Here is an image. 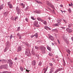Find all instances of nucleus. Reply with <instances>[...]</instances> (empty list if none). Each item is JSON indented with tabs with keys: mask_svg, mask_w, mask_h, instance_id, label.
I'll return each mask as SVG.
<instances>
[{
	"mask_svg": "<svg viewBox=\"0 0 73 73\" xmlns=\"http://www.w3.org/2000/svg\"><path fill=\"white\" fill-rule=\"evenodd\" d=\"M21 5L22 6H23L24 5V4L23 3H21Z\"/></svg>",
	"mask_w": 73,
	"mask_h": 73,
	"instance_id": "nucleus-54",
	"label": "nucleus"
},
{
	"mask_svg": "<svg viewBox=\"0 0 73 73\" xmlns=\"http://www.w3.org/2000/svg\"><path fill=\"white\" fill-rule=\"evenodd\" d=\"M8 12H6L5 13V15H8Z\"/></svg>",
	"mask_w": 73,
	"mask_h": 73,
	"instance_id": "nucleus-43",
	"label": "nucleus"
},
{
	"mask_svg": "<svg viewBox=\"0 0 73 73\" xmlns=\"http://www.w3.org/2000/svg\"><path fill=\"white\" fill-rule=\"evenodd\" d=\"M57 41H58V44H60V40H58V39L57 40Z\"/></svg>",
	"mask_w": 73,
	"mask_h": 73,
	"instance_id": "nucleus-33",
	"label": "nucleus"
},
{
	"mask_svg": "<svg viewBox=\"0 0 73 73\" xmlns=\"http://www.w3.org/2000/svg\"><path fill=\"white\" fill-rule=\"evenodd\" d=\"M42 64V63H41V62H40L39 63L38 65H39V66H41Z\"/></svg>",
	"mask_w": 73,
	"mask_h": 73,
	"instance_id": "nucleus-31",
	"label": "nucleus"
},
{
	"mask_svg": "<svg viewBox=\"0 0 73 73\" xmlns=\"http://www.w3.org/2000/svg\"><path fill=\"white\" fill-rule=\"evenodd\" d=\"M4 8V4H3L1 5L0 6V9H2Z\"/></svg>",
	"mask_w": 73,
	"mask_h": 73,
	"instance_id": "nucleus-15",
	"label": "nucleus"
},
{
	"mask_svg": "<svg viewBox=\"0 0 73 73\" xmlns=\"http://www.w3.org/2000/svg\"><path fill=\"white\" fill-rule=\"evenodd\" d=\"M63 65L64 66H65V63H64Z\"/></svg>",
	"mask_w": 73,
	"mask_h": 73,
	"instance_id": "nucleus-63",
	"label": "nucleus"
},
{
	"mask_svg": "<svg viewBox=\"0 0 73 73\" xmlns=\"http://www.w3.org/2000/svg\"><path fill=\"white\" fill-rule=\"evenodd\" d=\"M7 4L8 5L10 8L12 9L13 8V6H12V5L10 3V2H8Z\"/></svg>",
	"mask_w": 73,
	"mask_h": 73,
	"instance_id": "nucleus-6",
	"label": "nucleus"
},
{
	"mask_svg": "<svg viewBox=\"0 0 73 73\" xmlns=\"http://www.w3.org/2000/svg\"><path fill=\"white\" fill-rule=\"evenodd\" d=\"M63 40H65V38L64 37H63Z\"/></svg>",
	"mask_w": 73,
	"mask_h": 73,
	"instance_id": "nucleus-51",
	"label": "nucleus"
},
{
	"mask_svg": "<svg viewBox=\"0 0 73 73\" xmlns=\"http://www.w3.org/2000/svg\"><path fill=\"white\" fill-rule=\"evenodd\" d=\"M7 60H6L3 59L2 60V62H6Z\"/></svg>",
	"mask_w": 73,
	"mask_h": 73,
	"instance_id": "nucleus-30",
	"label": "nucleus"
},
{
	"mask_svg": "<svg viewBox=\"0 0 73 73\" xmlns=\"http://www.w3.org/2000/svg\"><path fill=\"white\" fill-rule=\"evenodd\" d=\"M35 1L37 2V3H38V4H41L42 3H41V2H38V1L36 0H35Z\"/></svg>",
	"mask_w": 73,
	"mask_h": 73,
	"instance_id": "nucleus-24",
	"label": "nucleus"
},
{
	"mask_svg": "<svg viewBox=\"0 0 73 73\" xmlns=\"http://www.w3.org/2000/svg\"><path fill=\"white\" fill-rule=\"evenodd\" d=\"M49 38L51 39V41H54V38L53 36H52L51 35H49Z\"/></svg>",
	"mask_w": 73,
	"mask_h": 73,
	"instance_id": "nucleus-7",
	"label": "nucleus"
},
{
	"mask_svg": "<svg viewBox=\"0 0 73 73\" xmlns=\"http://www.w3.org/2000/svg\"><path fill=\"white\" fill-rule=\"evenodd\" d=\"M64 64L65 63V61H63Z\"/></svg>",
	"mask_w": 73,
	"mask_h": 73,
	"instance_id": "nucleus-64",
	"label": "nucleus"
},
{
	"mask_svg": "<svg viewBox=\"0 0 73 73\" xmlns=\"http://www.w3.org/2000/svg\"><path fill=\"white\" fill-rule=\"evenodd\" d=\"M7 61L8 63L9 64L10 67L11 68L12 66V65L13 64V62H12V60L11 59H9Z\"/></svg>",
	"mask_w": 73,
	"mask_h": 73,
	"instance_id": "nucleus-3",
	"label": "nucleus"
},
{
	"mask_svg": "<svg viewBox=\"0 0 73 73\" xmlns=\"http://www.w3.org/2000/svg\"><path fill=\"white\" fill-rule=\"evenodd\" d=\"M44 71L46 72L47 71V70H46V68H44Z\"/></svg>",
	"mask_w": 73,
	"mask_h": 73,
	"instance_id": "nucleus-41",
	"label": "nucleus"
},
{
	"mask_svg": "<svg viewBox=\"0 0 73 73\" xmlns=\"http://www.w3.org/2000/svg\"><path fill=\"white\" fill-rule=\"evenodd\" d=\"M42 47L41 46H39V47H37V46H35V49H37V50H38V49H40L41 50V49L42 48Z\"/></svg>",
	"mask_w": 73,
	"mask_h": 73,
	"instance_id": "nucleus-11",
	"label": "nucleus"
},
{
	"mask_svg": "<svg viewBox=\"0 0 73 73\" xmlns=\"http://www.w3.org/2000/svg\"><path fill=\"white\" fill-rule=\"evenodd\" d=\"M13 36H12V35H11V36H10V39H12V37H13Z\"/></svg>",
	"mask_w": 73,
	"mask_h": 73,
	"instance_id": "nucleus-38",
	"label": "nucleus"
},
{
	"mask_svg": "<svg viewBox=\"0 0 73 73\" xmlns=\"http://www.w3.org/2000/svg\"><path fill=\"white\" fill-rule=\"evenodd\" d=\"M47 49H48V50L50 51V52L51 51V48H50V47H49V46H47Z\"/></svg>",
	"mask_w": 73,
	"mask_h": 73,
	"instance_id": "nucleus-21",
	"label": "nucleus"
},
{
	"mask_svg": "<svg viewBox=\"0 0 73 73\" xmlns=\"http://www.w3.org/2000/svg\"><path fill=\"white\" fill-rule=\"evenodd\" d=\"M66 30L67 32H68V33H71V32H72V31H73V30H72V29H66Z\"/></svg>",
	"mask_w": 73,
	"mask_h": 73,
	"instance_id": "nucleus-8",
	"label": "nucleus"
},
{
	"mask_svg": "<svg viewBox=\"0 0 73 73\" xmlns=\"http://www.w3.org/2000/svg\"><path fill=\"white\" fill-rule=\"evenodd\" d=\"M34 36H35L34 35L31 36V38H33V37H34Z\"/></svg>",
	"mask_w": 73,
	"mask_h": 73,
	"instance_id": "nucleus-46",
	"label": "nucleus"
},
{
	"mask_svg": "<svg viewBox=\"0 0 73 73\" xmlns=\"http://www.w3.org/2000/svg\"><path fill=\"white\" fill-rule=\"evenodd\" d=\"M26 72H29V71L27 70H26Z\"/></svg>",
	"mask_w": 73,
	"mask_h": 73,
	"instance_id": "nucleus-60",
	"label": "nucleus"
},
{
	"mask_svg": "<svg viewBox=\"0 0 73 73\" xmlns=\"http://www.w3.org/2000/svg\"><path fill=\"white\" fill-rule=\"evenodd\" d=\"M20 27H18V30H20Z\"/></svg>",
	"mask_w": 73,
	"mask_h": 73,
	"instance_id": "nucleus-55",
	"label": "nucleus"
},
{
	"mask_svg": "<svg viewBox=\"0 0 73 73\" xmlns=\"http://www.w3.org/2000/svg\"><path fill=\"white\" fill-rule=\"evenodd\" d=\"M43 23L44 24V25H46V21H44L43 22Z\"/></svg>",
	"mask_w": 73,
	"mask_h": 73,
	"instance_id": "nucleus-25",
	"label": "nucleus"
},
{
	"mask_svg": "<svg viewBox=\"0 0 73 73\" xmlns=\"http://www.w3.org/2000/svg\"><path fill=\"white\" fill-rule=\"evenodd\" d=\"M58 21H61V19H60L59 20V19H58Z\"/></svg>",
	"mask_w": 73,
	"mask_h": 73,
	"instance_id": "nucleus-61",
	"label": "nucleus"
},
{
	"mask_svg": "<svg viewBox=\"0 0 73 73\" xmlns=\"http://www.w3.org/2000/svg\"><path fill=\"white\" fill-rule=\"evenodd\" d=\"M28 9V7H27L26 8V10H27Z\"/></svg>",
	"mask_w": 73,
	"mask_h": 73,
	"instance_id": "nucleus-59",
	"label": "nucleus"
},
{
	"mask_svg": "<svg viewBox=\"0 0 73 73\" xmlns=\"http://www.w3.org/2000/svg\"><path fill=\"white\" fill-rule=\"evenodd\" d=\"M25 19L26 21H27V22H28V19H27V18H26Z\"/></svg>",
	"mask_w": 73,
	"mask_h": 73,
	"instance_id": "nucleus-48",
	"label": "nucleus"
},
{
	"mask_svg": "<svg viewBox=\"0 0 73 73\" xmlns=\"http://www.w3.org/2000/svg\"><path fill=\"white\" fill-rule=\"evenodd\" d=\"M21 50V46H19L18 48V52H20Z\"/></svg>",
	"mask_w": 73,
	"mask_h": 73,
	"instance_id": "nucleus-16",
	"label": "nucleus"
},
{
	"mask_svg": "<svg viewBox=\"0 0 73 73\" xmlns=\"http://www.w3.org/2000/svg\"><path fill=\"white\" fill-rule=\"evenodd\" d=\"M35 26H36V27H40V25H35Z\"/></svg>",
	"mask_w": 73,
	"mask_h": 73,
	"instance_id": "nucleus-39",
	"label": "nucleus"
},
{
	"mask_svg": "<svg viewBox=\"0 0 73 73\" xmlns=\"http://www.w3.org/2000/svg\"><path fill=\"white\" fill-rule=\"evenodd\" d=\"M17 35L19 36V39H21V36L20 35H19V33L17 34Z\"/></svg>",
	"mask_w": 73,
	"mask_h": 73,
	"instance_id": "nucleus-26",
	"label": "nucleus"
},
{
	"mask_svg": "<svg viewBox=\"0 0 73 73\" xmlns=\"http://www.w3.org/2000/svg\"><path fill=\"white\" fill-rule=\"evenodd\" d=\"M61 24V23L60 22H58V23L54 25H55V27H58V26H59Z\"/></svg>",
	"mask_w": 73,
	"mask_h": 73,
	"instance_id": "nucleus-10",
	"label": "nucleus"
},
{
	"mask_svg": "<svg viewBox=\"0 0 73 73\" xmlns=\"http://www.w3.org/2000/svg\"><path fill=\"white\" fill-rule=\"evenodd\" d=\"M63 21L65 23H67V21L66 20H65L64 19H63Z\"/></svg>",
	"mask_w": 73,
	"mask_h": 73,
	"instance_id": "nucleus-35",
	"label": "nucleus"
},
{
	"mask_svg": "<svg viewBox=\"0 0 73 73\" xmlns=\"http://www.w3.org/2000/svg\"><path fill=\"white\" fill-rule=\"evenodd\" d=\"M69 6H70V7H71V6H72L73 5L71 3V4H69Z\"/></svg>",
	"mask_w": 73,
	"mask_h": 73,
	"instance_id": "nucleus-40",
	"label": "nucleus"
},
{
	"mask_svg": "<svg viewBox=\"0 0 73 73\" xmlns=\"http://www.w3.org/2000/svg\"><path fill=\"white\" fill-rule=\"evenodd\" d=\"M71 39L72 40V41H73V37H71Z\"/></svg>",
	"mask_w": 73,
	"mask_h": 73,
	"instance_id": "nucleus-56",
	"label": "nucleus"
},
{
	"mask_svg": "<svg viewBox=\"0 0 73 73\" xmlns=\"http://www.w3.org/2000/svg\"><path fill=\"white\" fill-rule=\"evenodd\" d=\"M23 8H25V4H23V5L22 6Z\"/></svg>",
	"mask_w": 73,
	"mask_h": 73,
	"instance_id": "nucleus-47",
	"label": "nucleus"
},
{
	"mask_svg": "<svg viewBox=\"0 0 73 73\" xmlns=\"http://www.w3.org/2000/svg\"><path fill=\"white\" fill-rule=\"evenodd\" d=\"M45 69H46L47 70H48V66H47L46 68H45Z\"/></svg>",
	"mask_w": 73,
	"mask_h": 73,
	"instance_id": "nucleus-52",
	"label": "nucleus"
},
{
	"mask_svg": "<svg viewBox=\"0 0 73 73\" xmlns=\"http://www.w3.org/2000/svg\"><path fill=\"white\" fill-rule=\"evenodd\" d=\"M38 24V21H35V22H34V24H35V25H37V24Z\"/></svg>",
	"mask_w": 73,
	"mask_h": 73,
	"instance_id": "nucleus-22",
	"label": "nucleus"
},
{
	"mask_svg": "<svg viewBox=\"0 0 73 73\" xmlns=\"http://www.w3.org/2000/svg\"><path fill=\"white\" fill-rule=\"evenodd\" d=\"M61 70H62V69L61 68H59L58 69H57L56 71H55L54 73H56L58 72H59V71H61Z\"/></svg>",
	"mask_w": 73,
	"mask_h": 73,
	"instance_id": "nucleus-9",
	"label": "nucleus"
},
{
	"mask_svg": "<svg viewBox=\"0 0 73 73\" xmlns=\"http://www.w3.org/2000/svg\"><path fill=\"white\" fill-rule=\"evenodd\" d=\"M11 20H13V21H14V18H13V17H11Z\"/></svg>",
	"mask_w": 73,
	"mask_h": 73,
	"instance_id": "nucleus-36",
	"label": "nucleus"
},
{
	"mask_svg": "<svg viewBox=\"0 0 73 73\" xmlns=\"http://www.w3.org/2000/svg\"><path fill=\"white\" fill-rule=\"evenodd\" d=\"M15 60H17V57H16L15 59H14Z\"/></svg>",
	"mask_w": 73,
	"mask_h": 73,
	"instance_id": "nucleus-45",
	"label": "nucleus"
},
{
	"mask_svg": "<svg viewBox=\"0 0 73 73\" xmlns=\"http://www.w3.org/2000/svg\"><path fill=\"white\" fill-rule=\"evenodd\" d=\"M68 52H70V50L68 49Z\"/></svg>",
	"mask_w": 73,
	"mask_h": 73,
	"instance_id": "nucleus-58",
	"label": "nucleus"
},
{
	"mask_svg": "<svg viewBox=\"0 0 73 73\" xmlns=\"http://www.w3.org/2000/svg\"><path fill=\"white\" fill-rule=\"evenodd\" d=\"M31 19H32V20H35L36 19L34 18V17H31Z\"/></svg>",
	"mask_w": 73,
	"mask_h": 73,
	"instance_id": "nucleus-29",
	"label": "nucleus"
},
{
	"mask_svg": "<svg viewBox=\"0 0 73 73\" xmlns=\"http://www.w3.org/2000/svg\"><path fill=\"white\" fill-rule=\"evenodd\" d=\"M49 55L50 56H52V53H49Z\"/></svg>",
	"mask_w": 73,
	"mask_h": 73,
	"instance_id": "nucleus-32",
	"label": "nucleus"
},
{
	"mask_svg": "<svg viewBox=\"0 0 73 73\" xmlns=\"http://www.w3.org/2000/svg\"><path fill=\"white\" fill-rule=\"evenodd\" d=\"M45 47H42V48H41L40 50H42V52L44 54L45 53Z\"/></svg>",
	"mask_w": 73,
	"mask_h": 73,
	"instance_id": "nucleus-4",
	"label": "nucleus"
},
{
	"mask_svg": "<svg viewBox=\"0 0 73 73\" xmlns=\"http://www.w3.org/2000/svg\"><path fill=\"white\" fill-rule=\"evenodd\" d=\"M60 7H63V6L62 5H60Z\"/></svg>",
	"mask_w": 73,
	"mask_h": 73,
	"instance_id": "nucleus-57",
	"label": "nucleus"
},
{
	"mask_svg": "<svg viewBox=\"0 0 73 73\" xmlns=\"http://www.w3.org/2000/svg\"><path fill=\"white\" fill-rule=\"evenodd\" d=\"M68 11L69 13H71L72 12V10H71V9H70V8L68 9Z\"/></svg>",
	"mask_w": 73,
	"mask_h": 73,
	"instance_id": "nucleus-28",
	"label": "nucleus"
},
{
	"mask_svg": "<svg viewBox=\"0 0 73 73\" xmlns=\"http://www.w3.org/2000/svg\"><path fill=\"white\" fill-rule=\"evenodd\" d=\"M61 28H62V29H65V27H61Z\"/></svg>",
	"mask_w": 73,
	"mask_h": 73,
	"instance_id": "nucleus-42",
	"label": "nucleus"
},
{
	"mask_svg": "<svg viewBox=\"0 0 73 73\" xmlns=\"http://www.w3.org/2000/svg\"><path fill=\"white\" fill-rule=\"evenodd\" d=\"M48 19L49 20H50V19H51V18L50 17H48Z\"/></svg>",
	"mask_w": 73,
	"mask_h": 73,
	"instance_id": "nucleus-49",
	"label": "nucleus"
},
{
	"mask_svg": "<svg viewBox=\"0 0 73 73\" xmlns=\"http://www.w3.org/2000/svg\"><path fill=\"white\" fill-rule=\"evenodd\" d=\"M50 71L49 72V73H52V72H53V69L51 68V69H50Z\"/></svg>",
	"mask_w": 73,
	"mask_h": 73,
	"instance_id": "nucleus-17",
	"label": "nucleus"
},
{
	"mask_svg": "<svg viewBox=\"0 0 73 73\" xmlns=\"http://www.w3.org/2000/svg\"><path fill=\"white\" fill-rule=\"evenodd\" d=\"M52 45V46H53L54 45V43H53L52 42L51 43Z\"/></svg>",
	"mask_w": 73,
	"mask_h": 73,
	"instance_id": "nucleus-53",
	"label": "nucleus"
},
{
	"mask_svg": "<svg viewBox=\"0 0 73 73\" xmlns=\"http://www.w3.org/2000/svg\"><path fill=\"white\" fill-rule=\"evenodd\" d=\"M25 54L27 56L29 57L31 56V54L30 53V50L29 49H26L25 52Z\"/></svg>",
	"mask_w": 73,
	"mask_h": 73,
	"instance_id": "nucleus-2",
	"label": "nucleus"
},
{
	"mask_svg": "<svg viewBox=\"0 0 73 73\" xmlns=\"http://www.w3.org/2000/svg\"><path fill=\"white\" fill-rule=\"evenodd\" d=\"M8 49V48L7 47L5 49L4 52H7Z\"/></svg>",
	"mask_w": 73,
	"mask_h": 73,
	"instance_id": "nucleus-27",
	"label": "nucleus"
},
{
	"mask_svg": "<svg viewBox=\"0 0 73 73\" xmlns=\"http://www.w3.org/2000/svg\"><path fill=\"white\" fill-rule=\"evenodd\" d=\"M6 44H7V45H8V44H9V42H6Z\"/></svg>",
	"mask_w": 73,
	"mask_h": 73,
	"instance_id": "nucleus-44",
	"label": "nucleus"
},
{
	"mask_svg": "<svg viewBox=\"0 0 73 73\" xmlns=\"http://www.w3.org/2000/svg\"><path fill=\"white\" fill-rule=\"evenodd\" d=\"M32 54H33V55H35V52H32Z\"/></svg>",
	"mask_w": 73,
	"mask_h": 73,
	"instance_id": "nucleus-50",
	"label": "nucleus"
},
{
	"mask_svg": "<svg viewBox=\"0 0 73 73\" xmlns=\"http://www.w3.org/2000/svg\"><path fill=\"white\" fill-rule=\"evenodd\" d=\"M18 17H16L15 18V21H16V20L17 19H18Z\"/></svg>",
	"mask_w": 73,
	"mask_h": 73,
	"instance_id": "nucleus-34",
	"label": "nucleus"
},
{
	"mask_svg": "<svg viewBox=\"0 0 73 73\" xmlns=\"http://www.w3.org/2000/svg\"><path fill=\"white\" fill-rule=\"evenodd\" d=\"M72 25H73V24L72 23L69 24L68 25V28H70V27H71Z\"/></svg>",
	"mask_w": 73,
	"mask_h": 73,
	"instance_id": "nucleus-19",
	"label": "nucleus"
},
{
	"mask_svg": "<svg viewBox=\"0 0 73 73\" xmlns=\"http://www.w3.org/2000/svg\"><path fill=\"white\" fill-rule=\"evenodd\" d=\"M20 69L21 70V71L22 72H23L24 70V68H23L22 67V66H21L20 67Z\"/></svg>",
	"mask_w": 73,
	"mask_h": 73,
	"instance_id": "nucleus-18",
	"label": "nucleus"
},
{
	"mask_svg": "<svg viewBox=\"0 0 73 73\" xmlns=\"http://www.w3.org/2000/svg\"><path fill=\"white\" fill-rule=\"evenodd\" d=\"M32 65H33V66H35V65H36V61L34 60L32 62Z\"/></svg>",
	"mask_w": 73,
	"mask_h": 73,
	"instance_id": "nucleus-13",
	"label": "nucleus"
},
{
	"mask_svg": "<svg viewBox=\"0 0 73 73\" xmlns=\"http://www.w3.org/2000/svg\"><path fill=\"white\" fill-rule=\"evenodd\" d=\"M37 20H38V21H41V22H43L44 21V20L41 19L40 18H37Z\"/></svg>",
	"mask_w": 73,
	"mask_h": 73,
	"instance_id": "nucleus-14",
	"label": "nucleus"
},
{
	"mask_svg": "<svg viewBox=\"0 0 73 73\" xmlns=\"http://www.w3.org/2000/svg\"><path fill=\"white\" fill-rule=\"evenodd\" d=\"M3 73H6V71H4Z\"/></svg>",
	"mask_w": 73,
	"mask_h": 73,
	"instance_id": "nucleus-62",
	"label": "nucleus"
},
{
	"mask_svg": "<svg viewBox=\"0 0 73 73\" xmlns=\"http://www.w3.org/2000/svg\"><path fill=\"white\" fill-rule=\"evenodd\" d=\"M34 36H35L36 38H37L38 37V34L36 33L35 35H34Z\"/></svg>",
	"mask_w": 73,
	"mask_h": 73,
	"instance_id": "nucleus-23",
	"label": "nucleus"
},
{
	"mask_svg": "<svg viewBox=\"0 0 73 73\" xmlns=\"http://www.w3.org/2000/svg\"><path fill=\"white\" fill-rule=\"evenodd\" d=\"M44 28L45 29H46L47 31H48V30H50L51 29L50 28L47 26L44 27Z\"/></svg>",
	"mask_w": 73,
	"mask_h": 73,
	"instance_id": "nucleus-12",
	"label": "nucleus"
},
{
	"mask_svg": "<svg viewBox=\"0 0 73 73\" xmlns=\"http://www.w3.org/2000/svg\"><path fill=\"white\" fill-rule=\"evenodd\" d=\"M49 64L51 66H53V64L52 63H49Z\"/></svg>",
	"mask_w": 73,
	"mask_h": 73,
	"instance_id": "nucleus-37",
	"label": "nucleus"
},
{
	"mask_svg": "<svg viewBox=\"0 0 73 73\" xmlns=\"http://www.w3.org/2000/svg\"><path fill=\"white\" fill-rule=\"evenodd\" d=\"M46 4H47L48 6H49V7H51L52 8H53V9H54V7L53 5L51 3L49 2V1H46Z\"/></svg>",
	"mask_w": 73,
	"mask_h": 73,
	"instance_id": "nucleus-1",
	"label": "nucleus"
},
{
	"mask_svg": "<svg viewBox=\"0 0 73 73\" xmlns=\"http://www.w3.org/2000/svg\"><path fill=\"white\" fill-rule=\"evenodd\" d=\"M35 12L36 13H40V11H36Z\"/></svg>",
	"mask_w": 73,
	"mask_h": 73,
	"instance_id": "nucleus-20",
	"label": "nucleus"
},
{
	"mask_svg": "<svg viewBox=\"0 0 73 73\" xmlns=\"http://www.w3.org/2000/svg\"><path fill=\"white\" fill-rule=\"evenodd\" d=\"M2 68L4 69H7L8 68V64H7L5 65H2L1 66Z\"/></svg>",
	"mask_w": 73,
	"mask_h": 73,
	"instance_id": "nucleus-5",
	"label": "nucleus"
}]
</instances>
